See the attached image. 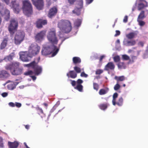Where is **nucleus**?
<instances>
[{
	"label": "nucleus",
	"mask_w": 148,
	"mask_h": 148,
	"mask_svg": "<svg viewBox=\"0 0 148 148\" xmlns=\"http://www.w3.org/2000/svg\"><path fill=\"white\" fill-rule=\"evenodd\" d=\"M79 7H76L73 11V13L75 14L78 16L79 15L81 14V9L83 7V0H80L79 1Z\"/></svg>",
	"instance_id": "nucleus-14"
},
{
	"label": "nucleus",
	"mask_w": 148,
	"mask_h": 148,
	"mask_svg": "<svg viewBox=\"0 0 148 148\" xmlns=\"http://www.w3.org/2000/svg\"><path fill=\"white\" fill-rule=\"evenodd\" d=\"M8 94L7 92H3L2 94V96L3 97H5L7 96Z\"/></svg>",
	"instance_id": "nucleus-59"
},
{
	"label": "nucleus",
	"mask_w": 148,
	"mask_h": 148,
	"mask_svg": "<svg viewBox=\"0 0 148 148\" xmlns=\"http://www.w3.org/2000/svg\"><path fill=\"white\" fill-rule=\"evenodd\" d=\"M114 79L117 82H121L125 80V77L124 76H115Z\"/></svg>",
	"instance_id": "nucleus-28"
},
{
	"label": "nucleus",
	"mask_w": 148,
	"mask_h": 148,
	"mask_svg": "<svg viewBox=\"0 0 148 148\" xmlns=\"http://www.w3.org/2000/svg\"><path fill=\"white\" fill-rule=\"evenodd\" d=\"M56 105L51 109L50 111V113L48 115V117H49L51 115V114L56 109Z\"/></svg>",
	"instance_id": "nucleus-43"
},
{
	"label": "nucleus",
	"mask_w": 148,
	"mask_h": 148,
	"mask_svg": "<svg viewBox=\"0 0 148 148\" xmlns=\"http://www.w3.org/2000/svg\"><path fill=\"white\" fill-rule=\"evenodd\" d=\"M46 33V30H42L38 33L35 36V39L36 41H40L42 40Z\"/></svg>",
	"instance_id": "nucleus-11"
},
{
	"label": "nucleus",
	"mask_w": 148,
	"mask_h": 148,
	"mask_svg": "<svg viewBox=\"0 0 148 148\" xmlns=\"http://www.w3.org/2000/svg\"><path fill=\"white\" fill-rule=\"evenodd\" d=\"M36 110H38V112L40 114H43V111L41 108H40L39 107H38L36 108Z\"/></svg>",
	"instance_id": "nucleus-45"
},
{
	"label": "nucleus",
	"mask_w": 148,
	"mask_h": 148,
	"mask_svg": "<svg viewBox=\"0 0 148 148\" xmlns=\"http://www.w3.org/2000/svg\"><path fill=\"white\" fill-rule=\"evenodd\" d=\"M82 23V21L80 19H77L74 22V24L75 27L78 28L81 25Z\"/></svg>",
	"instance_id": "nucleus-24"
},
{
	"label": "nucleus",
	"mask_w": 148,
	"mask_h": 148,
	"mask_svg": "<svg viewBox=\"0 0 148 148\" xmlns=\"http://www.w3.org/2000/svg\"><path fill=\"white\" fill-rule=\"evenodd\" d=\"M46 2L47 3L46 5L47 7H49L51 4V0H46Z\"/></svg>",
	"instance_id": "nucleus-46"
},
{
	"label": "nucleus",
	"mask_w": 148,
	"mask_h": 148,
	"mask_svg": "<svg viewBox=\"0 0 148 148\" xmlns=\"http://www.w3.org/2000/svg\"><path fill=\"white\" fill-rule=\"evenodd\" d=\"M147 5V2L145 1H143L142 3L139 4L138 7V10H141L145 7H146Z\"/></svg>",
	"instance_id": "nucleus-22"
},
{
	"label": "nucleus",
	"mask_w": 148,
	"mask_h": 148,
	"mask_svg": "<svg viewBox=\"0 0 148 148\" xmlns=\"http://www.w3.org/2000/svg\"><path fill=\"white\" fill-rule=\"evenodd\" d=\"M19 83V82H12L10 84L7 85L8 89L11 90H13L15 89L16 86Z\"/></svg>",
	"instance_id": "nucleus-17"
},
{
	"label": "nucleus",
	"mask_w": 148,
	"mask_h": 148,
	"mask_svg": "<svg viewBox=\"0 0 148 148\" xmlns=\"http://www.w3.org/2000/svg\"><path fill=\"white\" fill-rule=\"evenodd\" d=\"M108 104L107 103H102L99 105V107L101 110H105L108 107Z\"/></svg>",
	"instance_id": "nucleus-29"
},
{
	"label": "nucleus",
	"mask_w": 148,
	"mask_h": 148,
	"mask_svg": "<svg viewBox=\"0 0 148 148\" xmlns=\"http://www.w3.org/2000/svg\"><path fill=\"white\" fill-rule=\"evenodd\" d=\"M22 9L23 12L28 16L32 14L33 8L32 5L29 0H24L22 1Z\"/></svg>",
	"instance_id": "nucleus-4"
},
{
	"label": "nucleus",
	"mask_w": 148,
	"mask_h": 148,
	"mask_svg": "<svg viewBox=\"0 0 148 148\" xmlns=\"http://www.w3.org/2000/svg\"><path fill=\"white\" fill-rule=\"evenodd\" d=\"M148 51H146L145 53L143 55V57L144 58H147L148 57Z\"/></svg>",
	"instance_id": "nucleus-50"
},
{
	"label": "nucleus",
	"mask_w": 148,
	"mask_h": 148,
	"mask_svg": "<svg viewBox=\"0 0 148 148\" xmlns=\"http://www.w3.org/2000/svg\"><path fill=\"white\" fill-rule=\"evenodd\" d=\"M10 3L15 12L16 13H18L20 9L19 2L17 0H12Z\"/></svg>",
	"instance_id": "nucleus-10"
},
{
	"label": "nucleus",
	"mask_w": 148,
	"mask_h": 148,
	"mask_svg": "<svg viewBox=\"0 0 148 148\" xmlns=\"http://www.w3.org/2000/svg\"><path fill=\"white\" fill-rule=\"evenodd\" d=\"M145 18V12L142 11L138 16L137 19H143Z\"/></svg>",
	"instance_id": "nucleus-34"
},
{
	"label": "nucleus",
	"mask_w": 148,
	"mask_h": 148,
	"mask_svg": "<svg viewBox=\"0 0 148 148\" xmlns=\"http://www.w3.org/2000/svg\"><path fill=\"white\" fill-rule=\"evenodd\" d=\"M86 4L88 5L91 3L93 1V0H86Z\"/></svg>",
	"instance_id": "nucleus-54"
},
{
	"label": "nucleus",
	"mask_w": 148,
	"mask_h": 148,
	"mask_svg": "<svg viewBox=\"0 0 148 148\" xmlns=\"http://www.w3.org/2000/svg\"><path fill=\"white\" fill-rule=\"evenodd\" d=\"M8 40V38L5 37L4 38L0 45V49H4L6 46Z\"/></svg>",
	"instance_id": "nucleus-20"
},
{
	"label": "nucleus",
	"mask_w": 148,
	"mask_h": 148,
	"mask_svg": "<svg viewBox=\"0 0 148 148\" xmlns=\"http://www.w3.org/2000/svg\"><path fill=\"white\" fill-rule=\"evenodd\" d=\"M73 63L75 64L79 63L81 62V60L79 57H74L73 58Z\"/></svg>",
	"instance_id": "nucleus-26"
},
{
	"label": "nucleus",
	"mask_w": 148,
	"mask_h": 148,
	"mask_svg": "<svg viewBox=\"0 0 148 148\" xmlns=\"http://www.w3.org/2000/svg\"><path fill=\"white\" fill-rule=\"evenodd\" d=\"M25 33L23 31H18L16 32L14 38V43L16 45L20 44L24 40Z\"/></svg>",
	"instance_id": "nucleus-7"
},
{
	"label": "nucleus",
	"mask_w": 148,
	"mask_h": 148,
	"mask_svg": "<svg viewBox=\"0 0 148 148\" xmlns=\"http://www.w3.org/2000/svg\"><path fill=\"white\" fill-rule=\"evenodd\" d=\"M4 147V145L2 141L0 142V147Z\"/></svg>",
	"instance_id": "nucleus-64"
},
{
	"label": "nucleus",
	"mask_w": 148,
	"mask_h": 148,
	"mask_svg": "<svg viewBox=\"0 0 148 148\" xmlns=\"http://www.w3.org/2000/svg\"><path fill=\"white\" fill-rule=\"evenodd\" d=\"M123 99L122 97H121L119 98L117 101L116 102L115 105L116 104L119 106H121L123 104Z\"/></svg>",
	"instance_id": "nucleus-27"
},
{
	"label": "nucleus",
	"mask_w": 148,
	"mask_h": 148,
	"mask_svg": "<svg viewBox=\"0 0 148 148\" xmlns=\"http://www.w3.org/2000/svg\"><path fill=\"white\" fill-rule=\"evenodd\" d=\"M93 88L95 90L97 91L99 88V86L98 84L96 83H93Z\"/></svg>",
	"instance_id": "nucleus-40"
},
{
	"label": "nucleus",
	"mask_w": 148,
	"mask_h": 148,
	"mask_svg": "<svg viewBox=\"0 0 148 148\" xmlns=\"http://www.w3.org/2000/svg\"><path fill=\"white\" fill-rule=\"evenodd\" d=\"M58 25L60 30L66 33L70 32L72 29L71 22L67 20H61L58 22Z\"/></svg>",
	"instance_id": "nucleus-2"
},
{
	"label": "nucleus",
	"mask_w": 148,
	"mask_h": 148,
	"mask_svg": "<svg viewBox=\"0 0 148 148\" xmlns=\"http://www.w3.org/2000/svg\"><path fill=\"white\" fill-rule=\"evenodd\" d=\"M103 70L101 69H98L96 71V74H101L103 73Z\"/></svg>",
	"instance_id": "nucleus-44"
},
{
	"label": "nucleus",
	"mask_w": 148,
	"mask_h": 148,
	"mask_svg": "<svg viewBox=\"0 0 148 148\" xmlns=\"http://www.w3.org/2000/svg\"><path fill=\"white\" fill-rule=\"evenodd\" d=\"M116 33L114 35L115 36H119L120 34V32L119 30H116Z\"/></svg>",
	"instance_id": "nucleus-55"
},
{
	"label": "nucleus",
	"mask_w": 148,
	"mask_h": 148,
	"mask_svg": "<svg viewBox=\"0 0 148 148\" xmlns=\"http://www.w3.org/2000/svg\"><path fill=\"white\" fill-rule=\"evenodd\" d=\"M47 37L49 42L52 45L51 46H46L42 49V54L47 56L52 53V56L54 57L58 53L59 49L54 45L57 44L58 40L56 35V30L54 28L50 29L47 34Z\"/></svg>",
	"instance_id": "nucleus-1"
},
{
	"label": "nucleus",
	"mask_w": 148,
	"mask_h": 148,
	"mask_svg": "<svg viewBox=\"0 0 148 148\" xmlns=\"http://www.w3.org/2000/svg\"><path fill=\"white\" fill-rule=\"evenodd\" d=\"M20 58L23 61L28 62L31 57L28 51H22L20 53Z\"/></svg>",
	"instance_id": "nucleus-9"
},
{
	"label": "nucleus",
	"mask_w": 148,
	"mask_h": 148,
	"mask_svg": "<svg viewBox=\"0 0 148 148\" xmlns=\"http://www.w3.org/2000/svg\"><path fill=\"white\" fill-rule=\"evenodd\" d=\"M22 78L21 77H18V79H16L15 80L16 81H18L19 82H20L21 81V80L22 79Z\"/></svg>",
	"instance_id": "nucleus-62"
},
{
	"label": "nucleus",
	"mask_w": 148,
	"mask_h": 148,
	"mask_svg": "<svg viewBox=\"0 0 148 148\" xmlns=\"http://www.w3.org/2000/svg\"><path fill=\"white\" fill-rule=\"evenodd\" d=\"M122 58L123 60H128L130 59L129 57L126 55H122Z\"/></svg>",
	"instance_id": "nucleus-41"
},
{
	"label": "nucleus",
	"mask_w": 148,
	"mask_h": 148,
	"mask_svg": "<svg viewBox=\"0 0 148 148\" xmlns=\"http://www.w3.org/2000/svg\"><path fill=\"white\" fill-rule=\"evenodd\" d=\"M76 0H68V2L71 4H73Z\"/></svg>",
	"instance_id": "nucleus-58"
},
{
	"label": "nucleus",
	"mask_w": 148,
	"mask_h": 148,
	"mask_svg": "<svg viewBox=\"0 0 148 148\" xmlns=\"http://www.w3.org/2000/svg\"><path fill=\"white\" fill-rule=\"evenodd\" d=\"M83 82V81L82 80L80 79H78L76 82L77 85H81V84Z\"/></svg>",
	"instance_id": "nucleus-47"
},
{
	"label": "nucleus",
	"mask_w": 148,
	"mask_h": 148,
	"mask_svg": "<svg viewBox=\"0 0 148 148\" xmlns=\"http://www.w3.org/2000/svg\"><path fill=\"white\" fill-rule=\"evenodd\" d=\"M8 144L10 148H17L19 145V143L16 141L13 142H9Z\"/></svg>",
	"instance_id": "nucleus-18"
},
{
	"label": "nucleus",
	"mask_w": 148,
	"mask_h": 148,
	"mask_svg": "<svg viewBox=\"0 0 148 148\" xmlns=\"http://www.w3.org/2000/svg\"><path fill=\"white\" fill-rule=\"evenodd\" d=\"M10 75H0V80H4L10 78Z\"/></svg>",
	"instance_id": "nucleus-31"
},
{
	"label": "nucleus",
	"mask_w": 148,
	"mask_h": 148,
	"mask_svg": "<svg viewBox=\"0 0 148 148\" xmlns=\"http://www.w3.org/2000/svg\"><path fill=\"white\" fill-rule=\"evenodd\" d=\"M58 10L57 8L54 7L51 8L49 10L48 16L50 18H52L57 14Z\"/></svg>",
	"instance_id": "nucleus-15"
},
{
	"label": "nucleus",
	"mask_w": 148,
	"mask_h": 148,
	"mask_svg": "<svg viewBox=\"0 0 148 148\" xmlns=\"http://www.w3.org/2000/svg\"><path fill=\"white\" fill-rule=\"evenodd\" d=\"M3 1H4L7 5H8L10 3V0H2Z\"/></svg>",
	"instance_id": "nucleus-60"
},
{
	"label": "nucleus",
	"mask_w": 148,
	"mask_h": 148,
	"mask_svg": "<svg viewBox=\"0 0 148 148\" xmlns=\"http://www.w3.org/2000/svg\"><path fill=\"white\" fill-rule=\"evenodd\" d=\"M118 68L120 69H125L126 66L125 63L123 62H119L117 64Z\"/></svg>",
	"instance_id": "nucleus-33"
},
{
	"label": "nucleus",
	"mask_w": 148,
	"mask_h": 148,
	"mask_svg": "<svg viewBox=\"0 0 148 148\" xmlns=\"http://www.w3.org/2000/svg\"><path fill=\"white\" fill-rule=\"evenodd\" d=\"M15 106L18 108H19L21 106L22 104L21 103L16 102L15 103Z\"/></svg>",
	"instance_id": "nucleus-48"
},
{
	"label": "nucleus",
	"mask_w": 148,
	"mask_h": 148,
	"mask_svg": "<svg viewBox=\"0 0 148 148\" xmlns=\"http://www.w3.org/2000/svg\"><path fill=\"white\" fill-rule=\"evenodd\" d=\"M74 70L77 73H81L82 71L81 74H86L84 72V71L83 69H81L78 66H75L74 67Z\"/></svg>",
	"instance_id": "nucleus-25"
},
{
	"label": "nucleus",
	"mask_w": 148,
	"mask_h": 148,
	"mask_svg": "<svg viewBox=\"0 0 148 148\" xmlns=\"http://www.w3.org/2000/svg\"><path fill=\"white\" fill-rule=\"evenodd\" d=\"M120 87V86L118 84H116L114 87V89L115 90H117L119 89Z\"/></svg>",
	"instance_id": "nucleus-42"
},
{
	"label": "nucleus",
	"mask_w": 148,
	"mask_h": 148,
	"mask_svg": "<svg viewBox=\"0 0 148 148\" xmlns=\"http://www.w3.org/2000/svg\"><path fill=\"white\" fill-rule=\"evenodd\" d=\"M142 19H137V21L139 25L140 26H143L145 24V22L142 21Z\"/></svg>",
	"instance_id": "nucleus-39"
},
{
	"label": "nucleus",
	"mask_w": 148,
	"mask_h": 148,
	"mask_svg": "<svg viewBox=\"0 0 148 148\" xmlns=\"http://www.w3.org/2000/svg\"><path fill=\"white\" fill-rule=\"evenodd\" d=\"M33 72L32 71H28L27 72L25 73L24 74H32Z\"/></svg>",
	"instance_id": "nucleus-61"
},
{
	"label": "nucleus",
	"mask_w": 148,
	"mask_h": 148,
	"mask_svg": "<svg viewBox=\"0 0 148 148\" xmlns=\"http://www.w3.org/2000/svg\"><path fill=\"white\" fill-rule=\"evenodd\" d=\"M118 96V94L116 92L114 93L113 95L112 103L113 104L114 106L115 105L116 99L117 97Z\"/></svg>",
	"instance_id": "nucleus-32"
},
{
	"label": "nucleus",
	"mask_w": 148,
	"mask_h": 148,
	"mask_svg": "<svg viewBox=\"0 0 148 148\" xmlns=\"http://www.w3.org/2000/svg\"><path fill=\"white\" fill-rule=\"evenodd\" d=\"M18 27V21L14 19H12L8 27V29L11 36H12L17 31Z\"/></svg>",
	"instance_id": "nucleus-5"
},
{
	"label": "nucleus",
	"mask_w": 148,
	"mask_h": 148,
	"mask_svg": "<svg viewBox=\"0 0 148 148\" xmlns=\"http://www.w3.org/2000/svg\"><path fill=\"white\" fill-rule=\"evenodd\" d=\"M114 61L116 62H119L120 60V57L119 56H116L113 58Z\"/></svg>",
	"instance_id": "nucleus-38"
},
{
	"label": "nucleus",
	"mask_w": 148,
	"mask_h": 148,
	"mask_svg": "<svg viewBox=\"0 0 148 148\" xmlns=\"http://www.w3.org/2000/svg\"><path fill=\"white\" fill-rule=\"evenodd\" d=\"M128 18V16H125L123 19V22L125 23H127V22Z\"/></svg>",
	"instance_id": "nucleus-51"
},
{
	"label": "nucleus",
	"mask_w": 148,
	"mask_h": 148,
	"mask_svg": "<svg viewBox=\"0 0 148 148\" xmlns=\"http://www.w3.org/2000/svg\"><path fill=\"white\" fill-rule=\"evenodd\" d=\"M9 105L10 106L13 107L15 106V103H14L13 102H10L9 103Z\"/></svg>",
	"instance_id": "nucleus-56"
},
{
	"label": "nucleus",
	"mask_w": 148,
	"mask_h": 148,
	"mask_svg": "<svg viewBox=\"0 0 148 148\" xmlns=\"http://www.w3.org/2000/svg\"><path fill=\"white\" fill-rule=\"evenodd\" d=\"M0 74H8L6 71L5 70H2L0 71Z\"/></svg>",
	"instance_id": "nucleus-52"
},
{
	"label": "nucleus",
	"mask_w": 148,
	"mask_h": 148,
	"mask_svg": "<svg viewBox=\"0 0 148 148\" xmlns=\"http://www.w3.org/2000/svg\"><path fill=\"white\" fill-rule=\"evenodd\" d=\"M107 91L104 89H101L99 91V94L100 95H102L106 94Z\"/></svg>",
	"instance_id": "nucleus-37"
},
{
	"label": "nucleus",
	"mask_w": 148,
	"mask_h": 148,
	"mask_svg": "<svg viewBox=\"0 0 148 148\" xmlns=\"http://www.w3.org/2000/svg\"><path fill=\"white\" fill-rule=\"evenodd\" d=\"M29 75V77H31L33 81H35L36 79V77L35 75Z\"/></svg>",
	"instance_id": "nucleus-49"
},
{
	"label": "nucleus",
	"mask_w": 148,
	"mask_h": 148,
	"mask_svg": "<svg viewBox=\"0 0 148 148\" xmlns=\"http://www.w3.org/2000/svg\"><path fill=\"white\" fill-rule=\"evenodd\" d=\"M38 65L37 63L35 61H33L29 64L26 65L28 67H31L34 70Z\"/></svg>",
	"instance_id": "nucleus-23"
},
{
	"label": "nucleus",
	"mask_w": 148,
	"mask_h": 148,
	"mask_svg": "<svg viewBox=\"0 0 148 148\" xmlns=\"http://www.w3.org/2000/svg\"><path fill=\"white\" fill-rule=\"evenodd\" d=\"M47 23V20L39 18L37 20L36 24L37 28H41L43 27V25H46Z\"/></svg>",
	"instance_id": "nucleus-13"
},
{
	"label": "nucleus",
	"mask_w": 148,
	"mask_h": 148,
	"mask_svg": "<svg viewBox=\"0 0 148 148\" xmlns=\"http://www.w3.org/2000/svg\"><path fill=\"white\" fill-rule=\"evenodd\" d=\"M40 50V47L36 43L31 44L29 47L28 52L31 57L38 54Z\"/></svg>",
	"instance_id": "nucleus-6"
},
{
	"label": "nucleus",
	"mask_w": 148,
	"mask_h": 148,
	"mask_svg": "<svg viewBox=\"0 0 148 148\" xmlns=\"http://www.w3.org/2000/svg\"><path fill=\"white\" fill-rule=\"evenodd\" d=\"M74 88L79 91L82 92L83 91V86L82 85H77L76 86L74 87Z\"/></svg>",
	"instance_id": "nucleus-35"
},
{
	"label": "nucleus",
	"mask_w": 148,
	"mask_h": 148,
	"mask_svg": "<svg viewBox=\"0 0 148 148\" xmlns=\"http://www.w3.org/2000/svg\"><path fill=\"white\" fill-rule=\"evenodd\" d=\"M77 75H70V77L73 78H74L77 77Z\"/></svg>",
	"instance_id": "nucleus-63"
},
{
	"label": "nucleus",
	"mask_w": 148,
	"mask_h": 148,
	"mask_svg": "<svg viewBox=\"0 0 148 148\" xmlns=\"http://www.w3.org/2000/svg\"><path fill=\"white\" fill-rule=\"evenodd\" d=\"M13 56L11 55H10L8 56H6L4 58V60L5 61H11L12 60Z\"/></svg>",
	"instance_id": "nucleus-36"
},
{
	"label": "nucleus",
	"mask_w": 148,
	"mask_h": 148,
	"mask_svg": "<svg viewBox=\"0 0 148 148\" xmlns=\"http://www.w3.org/2000/svg\"><path fill=\"white\" fill-rule=\"evenodd\" d=\"M0 14L2 16L4 17V19L6 21H8L10 19V12L6 8H3L0 10Z\"/></svg>",
	"instance_id": "nucleus-8"
},
{
	"label": "nucleus",
	"mask_w": 148,
	"mask_h": 148,
	"mask_svg": "<svg viewBox=\"0 0 148 148\" xmlns=\"http://www.w3.org/2000/svg\"><path fill=\"white\" fill-rule=\"evenodd\" d=\"M71 84L74 87L75 86L77 82L74 80H71Z\"/></svg>",
	"instance_id": "nucleus-53"
},
{
	"label": "nucleus",
	"mask_w": 148,
	"mask_h": 148,
	"mask_svg": "<svg viewBox=\"0 0 148 148\" xmlns=\"http://www.w3.org/2000/svg\"><path fill=\"white\" fill-rule=\"evenodd\" d=\"M115 68V65L113 62H108L105 66L104 70L109 71L110 70H113Z\"/></svg>",
	"instance_id": "nucleus-16"
},
{
	"label": "nucleus",
	"mask_w": 148,
	"mask_h": 148,
	"mask_svg": "<svg viewBox=\"0 0 148 148\" xmlns=\"http://www.w3.org/2000/svg\"><path fill=\"white\" fill-rule=\"evenodd\" d=\"M19 65L18 62H14L6 65L5 68L7 70H10L12 74H20L21 73L22 70L19 68Z\"/></svg>",
	"instance_id": "nucleus-3"
},
{
	"label": "nucleus",
	"mask_w": 148,
	"mask_h": 148,
	"mask_svg": "<svg viewBox=\"0 0 148 148\" xmlns=\"http://www.w3.org/2000/svg\"><path fill=\"white\" fill-rule=\"evenodd\" d=\"M123 45L125 46H133L136 44V42L135 40H125L123 41Z\"/></svg>",
	"instance_id": "nucleus-19"
},
{
	"label": "nucleus",
	"mask_w": 148,
	"mask_h": 148,
	"mask_svg": "<svg viewBox=\"0 0 148 148\" xmlns=\"http://www.w3.org/2000/svg\"><path fill=\"white\" fill-rule=\"evenodd\" d=\"M139 46H141L142 47H143L144 45V43L142 41H140L138 44Z\"/></svg>",
	"instance_id": "nucleus-57"
},
{
	"label": "nucleus",
	"mask_w": 148,
	"mask_h": 148,
	"mask_svg": "<svg viewBox=\"0 0 148 148\" xmlns=\"http://www.w3.org/2000/svg\"><path fill=\"white\" fill-rule=\"evenodd\" d=\"M34 71L35 74H40L42 73V68L41 66L37 65L34 69Z\"/></svg>",
	"instance_id": "nucleus-21"
},
{
	"label": "nucleus",
	"mask_w": 148,
	"mask_h": 148,
	"mask_svg": "<svg viewBox=\"0 0 148 148\" xmlns=\"http://www.w3.org/2000/svg\"><path fill=\"white\" fill-rule=\"evenodd\" d=\"M135 35V33L132 32L126 34V37L129 39H132L134 37Z\"/></svg>",
	"instance_id": "nucleus-30"
},
{
	"label": "nucleus",
	"mask_w": 148,
	"mask_h": 148,
	"mask_svg": "<svg viewBox=\"0 0 148 148\" xmlns=\"http://www.w3.org/2000/svg\"><path fill=\"white\" fill-rule=\"evenodd\" d=\"M33 3L38 10H42L44 6L43 0H32Z\"/></svg>",
	"instance_id": "nucleus-12"
}]
</instances>
